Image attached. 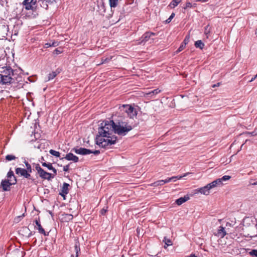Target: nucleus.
Returning <instances> with one entry per match:
<instances>
[{
  "mask_svg": "<svg viewBox=\"0 0 257 257\" xmlns=\"http://www.w3.org/2000/svg\"><path fill=\"white\" fill-rule=\"evenodd\" d=\"M49 153L52 155L54 156L57 157H60V153L59 152L56 151L54 150H52V149H51L49 151Z\"/></svg>",
  "mask_w": 257,
  "mask_h": 257,
  "instance_id": "nucleus-31",
  "label": "nucleus"
},
{
  "mask_svg": "<svg viewBox=\"0 0 257 257\" xmlns=\"http://www.w3.org/2000/svg\"><path fill=\"white\" fill-rule=\"evenodd\" d=\"M180 2L181 1L180 0H173L171 2L170 6L172 8H175L180 3Z\"/></svg>",
  "mask_w": 257,
  "mask_h": 257,
  "instance_id": "nucleus-32",
  "label": "nucleus"
},
{
  "mask_svg": "<svg viewBox=\"0 0 257 257\" xmlns=\"http://www.w3.org/2000/svg\"><path fill=\"white\" fill-rule=\"evenodd\" d=\"M231 178V176H228V175H225V176H223L222 178H220L222 182L223 181H227L228 180H229Z\"/></svg>",
  "mask_w": 257,
  "mask_h": 257,
  "instance_id": "nucleus-41",
  "label": "nucleus"
},
{
  "mask_svg": "<svg viewBox=\"0 0 257 257\" xmlns=\"http://www.w3.org/2000/svg\"><path fill=\"white\" fill-rule=\"evenodd\" d=\"M164 241L167 246L172 245V241L170 239H167L166 237H164Z\"/></svg>",
  "mask_w": 257,
  "mask_h": 257,
  "instance_id": "nucleus-40",
  "label": "nucleus"
},
{
  "mask_svg": "<svg viewBox=\"0 0 257 257\" xmlns=\"http://www.w3.org/2000/svg\"><path fill=\"white\" fill-rule=\"evenodd\" d=\"M189 199V197L184 196V197H180L176 200V203L177 205H180Z\"/></svg>",
  "mask_w": 257,
  "mask_h": 257,
  "instance_id": "nucleus-23",
  "label": "nucleus"
},
{
  "mask_svg": "<svg viewBox=\"0 0 257 257\" xmlns=\"http://www.w3.org/2000/svg\"><path fill=\"white\" fill-rule=\"evenodd\" d=\"M131 110L127 113V115L130 118H134V117H136L138 114V112L136 109L134 107L130 108Z\"/></svg>",
  "mask_w": 257,
  "mask_h": 257,
  "instance_id": "nucleus-18",
  "label": "nucleus"
},
{
  "mask_svg": "<svg viewBox=\"0 0 257 257\" xmlns=\"http://www.w3.org/2000/svg\"><path fill=\"white\" fill-rule=\"evenodd\" d=\"M37 3L38 0H24L22 4L26 10H32L33 12L36 13V15H38Z\"/></svg>",
  "mask_w": 257,
  "mask_h": 257,
  "instance_id": "nucleus-4",
  "label": "nucleus"
},
{
  "mask_svg": "<svg viewBox=\"0 0 257 257\" xmlns=\"http://www.w3.org/2000/svg\"><path fill=\"white\" fill-rule=\"evenodd\" d=\"M194 2H200L202 3L206 2L208 1V0H193Z\"/></svg>",
  "mask_w": 257,
  "mask_h": 257,
  "instance_id": "nucleus-52",
  "label": "nucleus"
},
{
  "mask_svg": "<svg viewBox=\"0 0 257 257\" xmlns=\"http://www.w3.org/2000/svg\"><path fill=\"white\" fill-rule=\"evenodd\" d=\"M35 169L37 171L38 174L39 176L44 180H51L52 179L54 178V175H52V174L48 173L45 171L44 169H43L39 165V164H37Z\"/></svg>",
  "mask_w": 257,
  "mask_h": 257,
  "instance_id": "nucleus-5",
  "label": "nucleus"
},
{
  "mask_svg": "<svg viewBox=\"0 0 257 257\" xmlns=\"http://www.w3.org/2000/svg\"><path fill=\"white\" fill-rule=\"evenodd\" d=\"M226 234L224 227L220 226L218 229L217 235L221 238L223 237Z\"/></svg>",
  "mask_w": 257,
  "mask_h": 257,
  "instance_id": "nucleus-19",
  "label": "nucleus"
},
{
  "mask_svg": "<svg viewBox=\"0 0 257 257\" xmlns=\"http://www.w3.org/2000/svg\"><path fill=\"white\" fill-rule=\"evenodd\" d=\"M7 177L8 179H11V181L12 184H16L17 182V180L16 177L14 175V172L12 170L11 168L10 169L9 171L7 173Z\"/></svg>",
  "mask_w": 257,
  "mask_h": 257,
  "instance_id": "nucleus-14",
  "label": "nucleus"
},
{
  "mask_svg": "<svg viewBox=\"0 0 257 257\" xmlns=\"http://www.w3.org/2000/svg\"><path fill=\"white\" fill-rule=\"evenodd\" d=\"M17 158V157H16L15 155H12V154L7 155L6 156V160L7 161H12V160H15Z\"/></svg>",
  "mask_w": 257,
  "mask_h": 257,
  "instance_id": "nucleus-27",
  "label": "nucleus"
},
{
  "mask_svg": "<svg viewBox=\"0 0 257 257\" xmlns=\"http://www.w3.org/2000/svg\"><path fill=\"white\" fill-rule=\"evenodd\" d=\"M107 211V210L104 209V208H103L100 211V213L102 215H104L105 214V213H106V212Z\"/></svg>",
  "mask_w": 257,
  "mask_h": 257,
  "instance_id": "nucleus-51",
  "label": "nucleus"
},
{
  "mask_svg": "<svg viewBox=\"0 0 257 257\" xmlns=\"http://www.w3.org/2000/svg\"><path fill=\"white\" fill-rule=\"evenodd\" d=\"M185 257H197L194 254H191L190 255L185 256Z\"/></svg>",
  "mask_w": 257,
  "mask_h": 257,
  "instance_id": "nucleus-53",
  "label": "nucleus"
},
{
  "mask_svg": "<svg viewBox=\"0 0 257 257\" xmlns=\"http://www.w3.org/2000/svg\"><path fill=\"white\" fill-rule=\"evenodd\" d=\"M255 35H256V36H257V29H256V31H255Z\"/></svg>",
  "mask_w": 257,
  "mask_h": 257,
  "instance_id": "nucleus-56",
  "label": "nucleus"
},
{
  "mask_svg": "<svg viewBox=\"0 0 257 257\" xmlns=\"http://www.w3.org/2000/svg\"><path fill=\"white\" fill-rule=\"evenodd\" d=\"M194 45L196 48L203 49L204 47V44L202 42L201 40H198L195 42Z\"/></svg>",
  "mask_w": 257,
  "mask_h": 257,
  "instance_id": "nucleus-26",
  "label": "nucleus"
},
{
  "mask_svg": "<svg viewBox=\"0 0 257 257\" xmlns=\"http://www.w3.org/2000/svg\"><path fill=\"white\" fill-rule=\"evenodd\" d=\"M210 188L207 184L206 186L195 190V193H200L205 195H208L210 193Z\"/></svg>",
  "mask_w": 257,
  "mask_h": 257,
  "instance_id": "nucleus-11",
  "label": "nucleus"
},
{
  "mask_svg": "<svg viewBox=\"0 0 257 257\" xmlns=\"http://www.w3.org/2000/svg\"><path fill=\"white\" fill-rule=\"evenodd\" d=\"M59 43L57 41H53L52 42L47 43L45 44L44 47L45 48H48L50 47H56L58 46Z\"/></svg>",
  "mask_w": 257,
  "mask_h": 257,
  "instance_id": "nucleus-25",
  "label": "nucleus"
},
{
  "mask_svg": "<svg viewBox=\"0 0 257 257\" xmlns=\"http://www.w3.org/2000/svg\"><path fill=\"white\" fill-rule=\"evenodd\" d=\"M192 4L190 2H187L186 4V6L184 7V9H186L188 8H191Z\"/></svg>",
  "mask_w": 257,
  "mask_h": 257,
  "instance_id": "nucleus-48",
  "label": "nucleus"
},
{
  "mask_svg": "<svg viewBox=\"0 0 257 257\" xmlns=\"http://www.w3.org/2000/svg\"><path fill=\"white\" fill-rule=\"evenodd\" d=\"M208 29V26H207L206 27H205V31H204V33L207 35L208 34H209L210 33V30Z\"/></svg>",
  "mask_w": 257,
  "mask_h": 257,
  "instance_id": "nucleus-47",
  "label": "nucleus"
},
{
  "mask_svg": "<svg viewBox=\"0 0 257 257\" xmlns=\"http://www.w3.org/2000/svg\"><path fill=\"white\" fill-rule=\"evenodd\" d=\"M189 173H185L183 175H181V176H174L176 181L177 180V179H182V178L186 176L188 174H189Z\"/></svg>",
  "mask_w": 257,
  "mask_h": 257,
  "instance_id": "nucleus-43",
  "label": "nucleus"
},
{
  "mask_svg": "<svg viewBox=\"0 0 257 257\" xmlns=\"http://www.w3.org/2000/svg\"><path fill=\"white\" fill-rule=\"evenodd\" d=\"M249 254L252 256L257 257V250L252 249L249 251Z\"/></svg>",
  "mask_w": 257,
  "mask_h": 257,
  "instance_id": "nucleus-36",
  "label": "nucleus"
},
{
  "mask_svg": "<svg viewBox=\"0 0 257 257\" xmlns=\"http://www.w3.org/2000/svg\"><path fill=\"white\" fill-rule=\"evenodd\" d=\"M75 251L76 252V255L75 257H78L79 254L80 252V243L78 241H76L75 243ZM71 257H74V255H72Z\"/></svg>",
  "mask_w": 257,
  "mask_h": 257,
  "instance_id": "nucleus-20",
  "label": "nucleus"
},
{
  "mask_svg": "<svg viewBox=\"0 0 257 257\" xmlns=\"http://www.w3.org/2000/svg\"><path fill=\"white\" fill-rule=\"evenodd\" d=\"M50 170H52L53 172V174L52 175H54V177L57 174V170L56 169H55L53 167H52V169Z\"/></svg>",
  "mask_w": 257,
  "mask_h": 257,
  "instance_id": "nucleus-49",
  "label": "nucleus"
},
{
  "mask_svg": "<svg viewBox=\"0 0 257 257\" xmlns=\"http://www.w3.org/2000/svg\"><path fill=\"white\" fill-rule=\"evenodd\" d=\"M24 163L25 164L26 168L21 167L16 168V174L19 177L30 180L32 183L35 182V179L31 175V173L32 172L31 165L26 160L24 161Z\"/></svg>",
  "mask_w": 257,
  "mask_h": 257,
  "instance_id": "nucleus-3",
  "label": "nucleus"
},
{
  "mask_svg": "<svg viewBox=\"0 0 257 257\" xmlns=\"http://www.w3.org/2000/svg\"><path fill=\"white\" fill-rule=\"evenodd\" d=\"M112 59V57H107V58H101V62L98 64V65H101V64H104V63H108V62H109L110 61V60Z\"/></svg>",
  "mask_w": 257,
  "mask_h": 257,
  "instance_id": "nucleus-28",
  "label": "nucleus"
},
{
  "mask_svg": "<svg viewBox=\"0 0 257 257\" xmlns=\"http://www.w3.org/2000/svg\"><path fill=\"white\" fill-rule=\"evenodd\" d=\"M1 75L13 76L14 75V70L10 66H6L2 68L1 71Z\"/></svg>",
  "mask_w": 257,
  "mask_h": 257,
  "instance_id": "nucleus-9",
  "label": "nucleus"
},
{
  "mask_svg": "<svg viewBox=\"0 0 257 257\" xmlns=\"http://www.w3.org/2000/svg\"><path fill=\"white\" fill-rule=\"evenodd\" d=\"M59 72H60L59 71H58V70H56L55 71H53L51 73H50L48 74V77L46 79L45 81H49L51 80H52L59 73Z\"/></svg>",
  "mask_w": 257,
  "mask_h": 257,
  "instance_id": "nucleus-16",
  "label": "nucleus"
},
{
  "mask_svg": "<svg viewBox=\"0 0 257 257\" xmlns=\"http://www.w3.org/2000/svg\"><path fill=\"white\" fill-rule=\"evenodd\" d=\"M251 185H254H254H257V181H256V182H254V183H251Z\"/></svg>",
  "mask_w": 257,
  "mask_h": 257,
  "instance_id": "nucleus-55",
  "label": "nucleus"
},
{
  "mask_svg": "<svg viewBox=\"0 0 257 257\" xmlns=\"http://www.w3.org/2000/svg\"><path fill=\"white\" fill-rule=\"evenodd\" d=\"M219 84H220L219 83H217L216 84H214V85H213L212 86V87H215V86H219Z\"/></svg>",
  "mask_w": 257,
  "mask_h": 257,
  "instance_id": "nucleus-54",
  "label": "nucleus"
},
{
  "mask_svg": "<svg viewBox=\"0 0 257 257\" xmlns=\"http://www.w3.org/2000/svg\"><path fill=\"white\" fill-rule=\"evenodd\" d=\"M166 183H167L166 179L165 180H158V181H157L154 182L153 183H152L151 184V186H153L154 187H157L158 186H162Z\"/></svg>",
  "mask_w": 257,
  "mask_h": 257,
  "instance_id": "nucleus-22",
  "label": "nucleus"
},
{
  "mask_svg": "<svg viewBox=\"0 0 257 257\" xmlns=\"http://www.w3.org/2000/svg\"><path fill=\"white\" fill-rule=\"evenodd\" d=\"M215 181H216L217 186H220L222 185V182L220 178L215 180Z\"/></svg>",
  "mask_w": 257,
  "mask_h": 257,
  "instance_id": "nucleus-45",
  "label": "nucleus"
},
{
  "mask_svg": "<svg viewBox=\"0 0 257 257\" xmlns=\"http://www.w3.org/2000/svg\"><path fill=\"white\" fill-rule=\"evenodd\" d=\"M64 159H65L68 161H72L75 163L79 161L78 157L71 153H69L67 154L65 157L60 158L61 160H63Z\"/></svg>",
  "mask_w": 257,
  "mask_h": 257,
  "instance_id": "nucleus-13",
  "label": "nucleus"
},
{
  "mask_svg": "<svg viewBox=\"0 0 257 257\" xmlns=\"http://www.w3.org/2000/svg\"><path fill=\"white\" fill-rule=\"evenodd\" d=\"M113 120H104L98 128V134L96 136V144L100 147L105 148L114 144L116 141V137L111 136L114 133Z\"/></svg>",
  "mask_w": 257,
  "mask_h": 257,
  "instance_id": "nucleus-1",
  "label": "nucleus"
},
{
  "mask_svg": "<svg viewBox=\"0 0 257 257\" xmlns=\"http://www.w3.org/2000/svg\"><path fill=\"white\" fill-rule=\"evenodd\" d=\"M114 134L120 136H124L135 127L125 118L120 117L113 120Z\"/></svg>",
  "mask_w": 257,
  "mask_h": 257,
  "instance_id": "nucleus-2",
  "label": "nucleus"
},
{
  "mask_svg": "<svg viewBox=\"0 0 257 257\" xmlns=\"http://www.w3.org/2000/svg\"><path fill=\"white\" fill-rule=\"evenodd\" d=\"M65 218L67 220H71L73 218V216L70 214H65Z\"/></svg>",
  "mask_w": 257,
  "mask_h": 257,
  "instance_id": "nucleus-37",
  "label": "nucleus"
},
{
  "mask_svg": "<svg viewBox=\"0 0 257 257\" xmlns=\"http://www.w3.org/2000/svg\"><path fill=\"white\" fill-rule=\"evenodd\" d=\"M156 35V34L153 32H147L141 37V43H145L151 40L152 41H154L153 38H151L152 36Z\"/></svg>",
  "mask_w": 257,
  "mask_h": 257,
  "instance_id": "nucleus-8",
  "label": "nucleus"
},
{
  "mask_svg": "<svg viewBox=\"0 0 257 257\" xmlns=\"http://www.w3.org/2000/svg\"><path fill=\"white\" fill-rule=\"evenodd\" d=\"M189 39H190L189 35L186 36L185 37L183 42L182 43H183L185 45H186L188 43V42L189 41Z\"/></svg>",
  "mask_w": 257,
  "mask_h": 257,
  "instance_id": "nucleus-39",
  "label": "nucleus"
},
{
  "mask_svg": "<svg viewBox=\"0 0 257 257\" xmlns=\"http://www.w3.org/2000/svg\"><path fill=\"white\" fill-rule=\"evenodd\" d=\"M72 151H74V152L77 154L86 155L90 154H93L95 155H97L100 153V151L99 150H95L91 151L89 149H85L84 148H73Z\"/></svg>",
  "mask_w": 257,
  "mask_h": 257,
  "instance_id": "nucleus-6",
  "label": "nucleus"
},
{
  "mask_svg": "<svg viewBox=\"0 0 257 257\" xmlns=\"http://www.w3.org/2000/svg\"><path fill=\"white\" fill-rule=\"evenodd\" d=\"M46 2H47V4L48 5V4H53L54 2H56V1L55 0H47V1H46Z\"/></svg>",
  "mask_w": 257,
  "mask_h": 257,
  "instance_id": "nucleus-50",
  "label": "nucleus"
},
{
  "mask_svg": "<svg viewBox=\"0 0 257 257\" xmlns=\"http://www.w3.org/2000/svg\"><path fill=\"white\" fill-rule=\"evenodd\" d=\"M69 169V164L65 165L63 167V171L65 172H68Z\"/></svg>",
  "mask_w": 257,
  "mask_h": 257,
  "instance_id": "nucleus-46",
  "label": "nucleus"
},
{
  "mask_svg": "<svg viewBox=\"0 0 257 257\" xmlns=\"http://www.w3.org/2000/svg\"><path fill=\"white\" fill-rule=\"evenodd\" d=\"M186 47V45H184L183 43H181L179 48L176 51V53H178L182 51Z\"/></svg>",
  "mask_w": 257,
  "mask_h": 257,
  "instance_id": "nucleus-35",
  "label": "nucleus"
},
{
  "mask_svg": "<svg viewBox=\"0 0 257 257\" xmlns=\"http://www.w3.org/2000/svg\"><path fill=\"white\" fill-rule=\"evenodd\" d=\"M207 185H208L210 189L217 187L216 181H215V180L212 181L210 183L208 184Z\"/></svg>",
  "mask_w": 257,
  "mask_h": 257,
  "instance_id": "nucleus-34",
  "label": "nucleus"
},
{
  "mask_svg": "<svg viewBox=\"0 0 257 257\" xmlns=\"http://www.w3.org/2000/svg\"><path fill=\"white\" fill-rule=\"evenodd\" d=\"M62 52V51L61 48H57L54 50L53 54L55 55H58L59 54H61Z\"/></svg>",
  "mask_w": 257,
  "mask_h": 257,
  "instance_id": "nucleus-42",
  "label": "nucleus"
},
{
  "mask_svg": "<svg viewBox=\"0 0 257 257\" xmlns=\"http://www.w3.org/2000/svg\"><path fill=\"white\" fill-rule=\"evenodd\" d=\"M35 222L36 225L35 226V228L37 229L40 233L43 234L44 236H48L49 235V233H46L41 225L40 219L39 218L38 219L35 220Z\"/></svg>",
  "mask_w": 257,
  "mask_h": 257,
  "instance_id": "nucleus-10",
  "label": "nucleus"
},
{
  "mask_svg": "<svg viewBox=\"0 0 257 257\" xmlns=\"http://www.w3.org/2000/svg\"><path fill=\"white\" fill-rule=\"evenodd\" d=\"M166 180L167 183H168L171 181H173V182L176 181V180L174 176L170 177V178H168L166 179Z\"/></svg>",
  "mask_w": 257,
  "mask_h": 257,
  "instance_id": "nucleus-44",
  "label": "nucleus"
},
{
  "mask_svg": "<svg viewBox=\"0 0 257 257\" xmlns=\"http://www.w3.org/2000/svg\"><path fill=\"white\" fill-rule=\"evenodd\" d=\"M1 81L2 82V84H7L8 83H12L14 82V79L12 76L1 75Z\"/></svg>",
  "mask_w": 257,
  "mask_h": 257,
  "instance_id": "nucleus-12",
  "label": "nucleus"
},
{
  "mask_svg": "<svg viewBox=\"0 0 257 257\" xmlns=\"http://www.w3.org/2000/svg\"><path fill=\"white\" fill-rule=\"evenodd\" d=\"M42 165L43 167H47L50 170L51 169H52V167H53L52 164L50 163H47L44 162V163H42Z\"/></svg>",
  "mask_w": 257,
  "mask_h": 257,
  "instance_id": "nucleus-33",
  "label": "nucleus"
},
{
  "mask_svg": "<svg viewBox=\"0 0 257 257\" xmlns=\"http://www.w3.org/2000/svg\"><path fill=\"white\" fill-rule=\"evenodd\" d=\"M11 179L2 180L1 183V187L3 188L4 191H8L10 190V186L12 185L13 182H11Z\"/></svg>",
  "mask_w": 257,
  "mask_h": 257,
  "instance_id": "nucleus-7",
  "label": "nucleus"
},
{
  "mask_svg": "<svg viewBox=\"0 0 257 257\" xmlns=\"http://www.w3.org/2000/svg\"><path fill=\"white\" fill-rule=\"evenodd\" d=\"M21 231L25 233H28L27 235H26V236H27L28 237H30L35 233L34 232L31 231L29 228L27 227H23Z\"/></svg>",
  "mask_w": 257,
  "mask_h": 257,
  "instance_id": "nucleus-21",
  "label": "nucleus"
},
{
  "mask_svg": "<svg viewBox=\"0 0 257 257\" xmlns=\"http://www.w3.org/2000/svg\"><path fill=\"white\" fill-rule=\"evenodd\" d=\"M160 92H161L160 90H159V89H154V90L147 93V94L149 95H150L151 96H152L154 95L158 94Z\"/></svg>",
  "mask_w": 257,
  "mask_h": 257,
  "instance_id": "nucleus-29",
  "label": "nucleus"
},
{
  "mask_svg": "<svg viewBox=\"0 0 257 257\" xmlns=\"http://www.w3.org/2000/svg\"><path fill=\"white\" fill-rule=\"evenodd\" d=\"M121 257H124V255L123 254H122Z\"/></svg>",
  "mask_w": 257,
  "mask_h": 257,
  "instance_id": "nucleus-57",
  "label": "nucleus"
},
{
  "mask_svg": "<svg viewBox=\"0 0 257 257\" xmlns=\"http://www.w3.org/2000/svg\"><path fill=\"white\" fill-rule=\"evenodd\" d=\"M39 4L40 6L45 10L48 9V5L47 4L46 0H38L37 5Z\"/></svg>",
  "mask_w": 257,
  "mask_h": 257,
  "instance_id": "nucleus-24",
  "label": "nucleus"
},
{
  "mask_svg": "<svg viewBox=\"0 0 257 257\" xmlns=\"http://www.w3.org/2000/svg\"><path fill=\"white\" fill-rule=\"evenodd\" d=\"M175 13H173L171 14L169 18L166 21V23L168 24L172 21V19L175 17Z\"/></svg>",
  "mask_w": 257,
  "mask_h": 257,
  "instance_id": "nucleus-38",
  "label": "nucleus"
},
{
  "mask_svg": "<svg viewBox=\"0 0 257 257\" xmlns=\"http://www.w3.org/2000/svg\"><path fill=\"white\" fill-rule=\"evenodd\" d=\"M69 186V185L68 184L64 183L61 189V192L59 193V194L63 197H65V195L68 193Z\"/></svg>",
  "mask_w": 257,
  "mask_h": 257,
  "instance_id": "nucleus-15",
  "label": "nucleus"
},
{
  "mask_svg": "<svg viewBox=\"0 0 257 257\" xmlns=\"http://www.w3.org/2000/svg\"><path fill=\"white\" fill-rule=\"evenodd\" d=\"M133 107L131 105L127 104H123L119 107V109L121 111H123L125 112L126 114L130 111L131 110L130 108H132Z\"/></svg>",
  "mask_w": 257,
  "mask_h": 257,
  "instance_id": "nucleus-17",
  "label": "nucleus"
},
{
  "mask_svg": "<svg viewBox=\"0 0 257 257\" xmlns=\"http://www.w3.org/2000/svg\"><path fill=\"white\" fill-rule=\"evenodd\" d=\"M109 5L111 8H115L118 4V0H109Z\"/></svg>",
  "mask_w": 257,
  "mask_h": 257,
  "instance_id": "nucleus-30",
  "label": "nucleus"
}]
</instances>
